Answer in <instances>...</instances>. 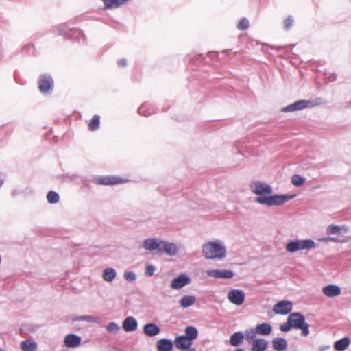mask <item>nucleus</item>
<instances>
[{
	"mask_svg": "<svg viewBox=\"0 0 351 351\" xmlns=\"http://www.w3.org/2000/svg\"><path fill=\"white\" fill-rule=\"evenodd\" d=\"M47 199L49 203L56 204L58 202L60 197L56 192L51 191L47 193Z\"/></svg>",
	"mask_w": 351,
	"mask_h": 351,
	"instance_id": "473e14b6",
	"label": "nucleus"
},
{
	"mask_svg": "<svg viewBox=\"0 0 351 351\" xmlns=\"http://www.w3.org/2000/svg\"><path fill=\"white\" fill-rule=\"evenodd\" d=\"M195 298L194 296L186 295V296H184L180 300V305L183 308H187V307H189L191 305H193L195 303Z\"/></svg>",
	"mask_w": 351,
	"mask_h": 351,
	"instance_id": "cd10ccee",
	"label": "nucleus"
},
{
	"mask_svg": "<svg viewBox=\"0 0 351 351\" xmlns=\"http://www.w3.org/2000/svg\"><path fill=\"white\" fill-rule=\"evenodd\" d=\"M250 343V351H265L268 347L267 341L262 338L254 339Z\"/></svg>",
	"mask_w": 351,
	"mask_h": 351,
	"instance_id": "f8f14e48",
	"label": "nucleus"
},
{
	"mask_svg": "<svg viewBox=\"0 0 351 351\" xmlns=\"http://www.w3.org/2000/svg\"><path fill=\"white\" fill-rule=\"evenodd\" d=\"M292 310V303L289 301L282 300L275 304L273 311L276 314L286 315Z\"/></svg>",
	"mask_w": 351,
	"mask_h": 351,
	"instance_id": "9d476101",
	"label": "nucleus"
},
{
	"mask_svg": "<svg viewBox=\"0 0 351 351\" xmlns=\"http://www.w3.org/2000/svg\"><path fill=\"white\" fill-rule=\"evenodd\" d=\"M82 339L80 336L74 334L67 335L64 338V344L69 348H75L78 346L81 343Z\"/></svg>",
	"mask_w": 351,
	"mask_h": 351,
	"instance_id": "f3484780",
	"label": "nucleus"
},
{
	"mask_svg": "<svg viewBox=\"0 0 351 351\" xmlns=\"http://www.w3.org/2000/svg\"><path fill=\"white\" fill-rule=\"evenodd\" d=\"M244 340V335L241 332L233 333L230 339V343L232 346H238L241 345Z\"/></svg>",
	"mask_w": 351,
	"mask_h": 351,
	"instance_id": "393cba45",
	"label": "nucleus"
},
{
	"mask_svg": "<svg viewBox=\"0 0 351 351\" xmlns=\"http://www.w3.org/2000/svg\"><path fill=\"white\" fill-rule=\"evenodd\" d=\"M208 276L211 277L219 278V270L212 269L206 271Z\"/></svg>",
	"mask_w": 351,
	"mask_h": 351,
	"instance_id": "a19ab883",
	"label": "nucleus"
},
{
	"mask_svg": "<svg viewBox=\"0 0 351 351\" xmlns=\"http://www.w3.org/2000/svg\"><path fill=\"white\" fill-rule=\"evenodd\" d=\"M156 348L158 351H171L173 343L169 339H160L157 341Z\"/></svg>",
	"mask_w": 351,
	"mask_h": 351,
	"instance_id": "6ab92c4d",
	"label": "nucleus"
},
{
	"mask_svg": "<svg viewBox=\"0 0 351 351\" xmlns=\"http://www.w3.org/2000/svg\"><path fill=\"white\" fill-rule=\"evenodd\" d=\"M293 328L292 326L290 324V322H289V319H287V323H283L280 325V330L282 332H288L290 330V329Z\"/></svg>",
	"mask_w": 351,
	"mask_h": 351,
	"instance_id": "4c0bfd02",
	"label": "nucleus"
},
{
	"mask_svg": "<svg viewBox=\"0 0 351 351\" xmlns=\"http://www.w3.org/2000/svg\"><path fill=\"white\" fill-rule=\"evenodd\" d=\"M122 327L125 332H132L137 329L138 323L133 317H128L123 322Z\"/></svg>",
	"mask_w": 351,
	"mask_h": 351,
	"instance_id": "2eb2a0df",
	"label": "nucleus"
},
{
	"mask_svg": "<svg viewBox=\"0 0 351 351\" xmlns=\"http://www.w3.org/2000/svg\"><path fill=\"white\" fill-rule=\"evenodd\" d=\"M350 343V339L349 337L342 338L334 343V348L337 351H345Z\"/></svg>",
	"mask_w": 351,
	"mask_h": 351,
	"instance_id": "4be33fe9",
	"label": "nucleus"
},
{
	"mask_svg": "<svg viewBox=\"0 0 351 351\" xmlns=\"http://www.w3.org/2000/svg\"><path fill=\"white\" fill-rule=\"evenodd\" d=\"M289 322L293 328H298L304 322V317L299 313H293L288 317Z\"/></svg>",
	"mask_w": 351,
	"mask_h": 351,
	"instance_id": "9b49d317",
	"label": "nucleus"
},
{
	"mask_svg": "<svg viewBox=\"0 0 351 351\" xmlns=\"http://www.w3.org/2000/svg\"><path fill=\"white\" fill-rule=\"evenodd\" d=\"M76 320H81V321H88V322H98L99 319L97 317H94L90 315H84L81 316L76 319Z\"/></svg>",
	"mask_w": 351,
	"mask_h": 351,
	"instance_id": "e433bc0d",
	"label": "nucleus"
},
{
	"mask_svg": "<svg viewBox=\"0 0 351 351\" xmlns=\"http://www.w3.org/2000/svg\"><path fill=\"white\" fill-rule=\"evenodd\" d=\"M94 181L99 185L113 186L126 183L129 180L116 176H101L95 178Z\"/></svg>",
	"mask_w": 351,
	"mask_h": 351,
	"instance_id": "39448f33",
	"label": "nucleus"
},
{
	"mask_svg": "<svg viewBox=\"0 0 351 351\" xmlns=\"http://www.w3.org/2000/svg\"><path fill=\"white\" fill-rule=\"evenodd\" d=\"M146 106L145 105H141L138 109V112L141 114H143L144 116H147V114L145 113Z\"/></svg>",
	"mask_w": 351,
	"mask_h": 351,
	"instance_id": "c03bdc74",
	"label": "nucleus"
},
{
	"mask_svg": "<svg viewBox=\"0 0 351 351\" xmlns=\"http://www.w3.org/2000/svg\"><path fill=\"white\" fill-rule=\"evenodd\" d=\"M160 332V328L156 324L148 323L143 327V332L149 337H153L158 335Z\"/></svg>",
	"mask_w": 351,
	"mask_h": 351,
	"instance_id": "a211bd4d",
	"label": "nucleus"
},
{
	"mask_svg": "<svg viewBox=\"0 0 351 351\" xmlns=\"http://www.w3.org/2000/svg\"><path fill=\"white\" fill-rule=\"evenodd\" d=\"M250 191L256 195L255 202L267 207H278L295 198V195H273L271 186L266 182L254 180L250 184Z\"/></svg>",
	"mask_w": 351,
	"mask_h": 351,
	"instance_id": "f257e3e1",
	"label": "nucleus"
},
{
	"mask_svg": "<svg viewBox=\"0 0 351 351\" xmlns=\"http://www.w3.org/2000/svg\"><path fill=\"white\" fill-rule=\"evenodd\" d=\"M161 241L156 239H147L143 242V247L148 250H158L160 252Z\"/></svg>",
	"mask_w": 351,
	"mask_h": 351,
	"instance_id": "aec40b11",
	"label": "nucleus"
},
{
	"mask_svg": "<svg viewBox=\"0 0 351 351\" xmlns=\"http://www.w3.org/2000/svg\"><path fill=\"white\" fill-rule=\"evenodd\" d=\"M256 332L260 335H269L271 333L272 327L268 322H263L256 326Z\"/></svg>",
	"mask_w": 351,
	"mask_h": 351,
	"instance_id": "412c9836",
	"label": "nucleus"
},
{
	"mask_svg": "<svg viewBox=\"0 0 351 351\" xmlns=\"http://www.w3.org/2000/svg\"><path fill=\"white\" fill-rule=\"evenodd\" d=\"M249 27V21L246 18H242L237 25V28L240 30H245Z\"/></svg>",
	"mask_w": 351,
	"mask_h": 351,
	"instance_id": "f704fd0d",
	"label": "nucleus"
},
{
	"mask_svg": "<svg viewBox=\"0 0 351 351\" xmlns=\"http://www.w3.org/2000/svg\"><path fill=\"white\" fill-rule=\"evenodd\" d=\"M119 65L121 66H124L126 65V62L125 60H122L119 62Z\"/></svg>",
	"mask_w": 351,
	"mask_h": 351,
	"instance_id": "de8ad7c7",
	"label": "nucleus"
},
{
	"mask_svg": "<svg viewBox=\"0 0 351 351\" xmlns=\"http://www.w3.org/2000/svg\"><path fill=\"white\" fill-rule=\"evenodd\" d=\"M100 123V117L99 115H94L88 123V128L90 131H95L99 128Z\"/></svg>",
	"mask_w": 351,
	"mask_h": 351,
	"instance_id": "c756f323",
	"label": "nucleus"
},
{
	"mask_svg": "<svg viewBox=\"0 0 351 351\" xmlns=\"http://www.w3.org/2000/svg\"><path fill=\"white\" fill-rule=\"evenodd\" d=\"M226 256V248L221 245V258Z\"/></svg>",
	"mask_w": 351,
	"mask_h": 351,
	"instance_id": "49530a36",
	"label": "nucleus"
},
{
	"mask_svg": "<svg viewBox=\"0 0 351 351\" xmlns=\"http://www.w3.org/2000/svg\"><path fill=\"white\" fill-rule=\"evenodd\" d=\"M234 276V273L232 270L223 269L221 270V278L230 279Z\"/></svg>",
	"mask_w": 351,
	"mask_h": 351,
	"instance_id": "c9c22d12",
	"label": "nucleus"
},
{
	"mask_svg": "<svg viewBox=\"0 0 351 351\" xmlns=\"http://www.w3.org/2000/svg\"><path fill=\"white\" fill-rule=\"evenodd\" d=\"M228 301L236 306H241L245 299V293L241 289H232L228 293Z\"/></svg>",
	"mask_w": 351,
	"mask_h": 351,
	"instance_id": "423d86ee",
	"label": "nucleus"
},
{
	"mask_svg": "<svg viewBox=\"0 0 351 351\" xmlns=\"http://www.w3.org/2000/svg\"><path fill=\"white\" fill-rule=\"evenodd\" d=\"M164 251L169 256H174L178 252L177 246L171 243L161 241L160 252Z\"/></svg>",
	"mask_w": 351,
	"mask_h": 351,
	"instance_id": "dca6fc26",
	"label": "nucleus"
},
{
	"mask_svg": "<svg viewBox=\"0 0 351 351\" xmlns=\"http://www.w3.org/2000/svg\"><path fill=\"white\" fill-rule=\"evenodd\" d=\"M189 282L190 280L186 275L181 274L172 280L171 287L172 289H178L189 284Z\"/></svg>",
	"mask_w": 351,
	"mask_h": 351,
	"instance_id": "ddd939ff",
	"label": "nucleus"
},
{
	"mask_svg": "<svg viewBox=\"0 0 351 351\" xmlns=\"http://www.w3.org/2000/svg\"><path fill=\"white\" fill-rule=\"evenodd\" d=\"M186 351H196L195 348H188Z\"/></svg>",
	"mask_w": 351,
	"mask_h": 351,
	"instance_id": "8fccbe9b",
	"label": "nucleus"
},
{
	"mask_svg": "<svg viewBox=\"0 0 351 351\" xmlns=\"http://www.w3.org/2000/svg\"><path fill=\"white\" fill-rule=\"evenodd\" d=\"M330 349V346L329 345L322 346L319 348V351H328Z\"/></svg>",
	"mask_w": 351,
	"mask_h": 351,
	"instance_id": "a18cd8bd",
	"label": "nucleus"
},
{
	"mask_svg": "<svg viewBox=\"0 0 351 351\" xmlns=\"http://www.w3.org/2000/svg\"><path fill=\"white\" fill-rule=\"evenodd\" d=\"M129 0H102L105 8L112 9L125 4Z\"/></svg>",
	"mask_w": 351,
	"mask_h": 351,
	"instance_id": "b1692460",
	"label": "nucleus"
},
{
	"mask_svg": "<svg viewBox=\"0 0 351 351\" xmlns=\"http://www.w3.org/2000/svg\"><path fill=\"white\" fill-rule=\"evenodd\" d=\"M186 337L189 338L191 341H193V339H196L197 337V330L193 326H188L185 330Z\"/></svg>",
	"mask_w": 351,
	"mask_h": 351,
	"instance_id": "7c9ffc66",
	"label": "nucleus"
},
{
	"mask_svg": "<svg viewBox=\"0 0 351 351\" xmlns=\"http://www.w3.org/2000/svg\"><path fill=\"white\" fill-rule=\"evenodd\" d=\"M124 277L127 280L131 281L135 280L136 276L133 272H125L124 274Z\"/></svg>",
	"mask_w": 351,
	"mask_h": 351,
	"instance_id": "79ce46f5",
	"label": "nucleus"
},
{
	"mask_svg": "<svg viewBox=\"0 0 351 351\" xmlns=\"http://www.w3.org/2000/svg\"><path fill=\"white\" fill-rule=\"evenodd\" d=\"M321 104V99H317L315 100H299L293 104H289V106L285 107L282 109L283 112H294L302 110L305 108H313L315 106L319 105Z\"/></svg>",
	"mask_w": 351,
	"mask_h": 351,
	"instance_id": "20e7f679",
	"label": "nucleus"
},
{
	"mask_svg": "<svg viewBox=\"0 0 351 351\" xmlns=\"http://www.w3.org/2000/svg\"><path fill=\"white\" fill-rule=\"evenodd\" d=\"M350 231V227L346 224H335L331 223L326 226V233L330 237H321L318 240L320 242H334V243H343L346 240H341L339 239V237L348 233Z\"/></svg>",
	"mask_w": 351,
	"mask_h": 351,
	"instance_id": "f03ea898",
	"label": "nucleus"
},
{
	"mask_svg": "<svg viewBox=\"0 0 351 351\" xmlns=\"http://www.w3.org/2000/svg\"><path fill=\"white\" fill-rule=\"evenodd\" d=\"M309 325L307 323H304L298 329H300L302 331V335L304 336H307L309 334Z\"/></svg>",
	"mask_w": 351,
	"mask_h": 351,
	"instance_id": "58836bf2",
	"label": "nucleus"
},
{
	"mask_svg": "<svg viewBox=\"0 0 351 351\" xmlns=\"http://www.w3.org/2000/svg\"><path fill=\"white\" fill-rule=\"evenodd\" d=\"M291 184L297 187L302 186L306 182V178L298 174H295L291 177Z\"/></svg>",
	"mask_w": 351,
	"mask_h": 351,
	"instance_id": "bb28decb",
	"label": "nucleus"
},
{
	"mask_svg": "<svg viewBox=\"0 0 351 351\" xmlns=\"http://www.w3.org/2000/svg\"><path fill=\"white\" fill-rule=\"evenodd\" d=\"M192 341L189 339V338H186V336H179L176 337L175 340V344L178 349L180 350H186V349L189 348L190 346L192 345Z\"/></svg>",
	"mask_w": 351,
	"mask_h": 351,
	"instance_id": "4468645a",
	"label": "nucleus"
},
{
	"mask_svg": "<svg viewBox=\"0 0 351 351\" xmlns=\"http://www.w3.org/2000/svg\"><path fill=\"white\" fill-rule=\"evenodd\" d=\"M244 338L249 342L252 341L254 339H257L256 337V335H258L256 332V328L254 329L250 328L247 329L244 332Z\"/></svg>",
	"mask_w": 351,
	"mask_h": 351,
	"instance_id": "2f4dec72",
	"label": "nucleus"
},
{
	"mask_svg": "<svg viewBox=\"0 0 351 351\" xmlns=\"http://www.w3.org/2000/svg\"><path fill=\"white\" fill-rule=\"evenodd\" d=\"M21 348L23 351H36L37 343L29 339L25 340L21 343Z\"/></svg>",
	"mask_w": 351,
	"mask_h": 351,
	"instance_id": "a878e982",
	"label": "nucleus"
},
{
	"mask_svg": "<svg viewBox=\"0 0 351 351\" xmlns=\"http://www.w3.org/2000/svg\"><path fill=\"white\" fill-rule=\"evenodd\" d=\"M349 351H351V350H350Z\"/></svg>",
	"mask_w": 351,
	"mask_h": 351,
	"instance_id": "603ef678",
	"label": "nucleus"
},
{
	"mask_svg": "<svg viewBox=\"0 0 351 351\" xmlns=\"http://www.w3.org/2000/svg\"><path fill=\"white\" fill-rule=\"evenodd\" d=\"M155 270V267L153 265H147L145 269V275L147 276H151L153 275L154 271Z\"/></svg>",
	"mask_w": 351,
	"mask_h": 351,
	"instance_id": "ea45409f",
	"label": "nucleus"
},
{
	"mask_svg": "<svg viewBox=\"0 0 351 351\" xmlns=\"http://www.w3.org/2000/svg\"><path fill=\"white\" fill-rule=\"evenodd\" d=\"M235 351H243V349H241V348H239V349H237V350H235Z\"/></svg>",
	"mask_w": 351,
	"mask_h": 351,
	"instance_id": "3c124183",
	"label": "nucleus"
},
{
	"mask_svg": "<svg viewBox=\"0 0 351 351\" xmlns=\"http://www.w3.org/2000/svg\"><path fill=\"white\" fill-rule=\"evenodd\" d=\"M335 80H336L335 75H332V76L329 77V80L331 82L335 81Z\"/></svg>",
	"mask_w": 351,
	"mask_h": 351,
	"instance_id": "09e8293b",
	"label": "nucleus"
},
{
	"mask_svg": "<svg viewBox=\"0 0 351 351\" xmlns=\"http://www.w3.org/2000/svg\"><path fill=\"white\" fill-rule=\"evenodd\" d=\"M292 23H293V19L291 17H288L284 21V24H285L286 29H289L292 25Z\"/></svg>",
	"mask_w": 351,
	"mask_h": 351,
	"instance_id": "37998d69",
	"label": "nucleus"
},
{
	"mask_svg": "<svg viewBox=\"0 0 351 351\" xmlns=\"http://www.w3.org/2000/svg\"><path fill=\"white\" fill-rule=\"evenodd\" d=\"M102 276L106 281L111 282L116 276L115 270L112 268H107L104 271Z\"/></svg>",
	"mask_w": 351,
	"mask_h": 351,
	"instance_id": "c85d7f7f",
	"label": "nucleus"
},
{
	"mask_svg": "<svg viewBox=\"0 0 351 351\" xmlns=\"http://www.w3.org/2000/svg\"><path fill=\"white\" fill-rule=\"evenodd\" d=\"M323 294L330 298L339 297L341 293V288L335 284H329L324 286L322 289Z\"/></svg>",
	"mask_w": 351,
	"mask_h": 351,
	"instance_id": "6e6552de",
	"label": "nucleus"
},
{
	"mask_svg": "<svg viewBox=\"0 0 351 351\" xmlns=\"http://www.w3.org/2000/svg\"><path fill=\"white\" fill-rule=\"evenodd\" d=\"M272 346L276 351H284L287 348V343L283 338H274L272 341Z\"/></svg>",
	"mask_w": 351,
	"mask_h": 351,
	"instance_id": "5701e85b",
	"label": "nucleus"
},
{
	"mask_svg": "<svg viewBox=\"0 0 351 351\" xmlns=\"http://www.w3.org/2000/svg\"><path fill=\"white\" fill-rule=\"evenodd\" d=\"M119 330V325L115 322H110L106 326L108 332L117 333Z\"/></svg>",
	"mask_w": 351,
	"mask_h": 351,
	"instance_id": "72a5a7b5",
	"label": "nucleus"
},
{
	"mask_svg": "<svg viewBox=\"0 0 351 351\" xmlns=\"http://www.w3.org/2000/svg\"><path fill=\"white\" fill-rule=\"evenodd\" d=\"M317 246V243L310 239H293L286 243L285 250L287 252L293 254L298 251L314 250Z\"/></svg>",
	"mask_w": 351,
	"mask_h": 351,
	"instance_id": "7ed1b4c3",
	"label": "nucleus"
},
{
	"mask_svg": "<svg viewBox=\"0 0 351 351\" xmlns=\"http://www.w3.org/2000/svg\"><path fill=\"white\" fill-rule=\"evenodd\" d=\"M53 87V82L51 76L40 75L38 80V88L43 93H47Z\"/></svg>",
	"mask_w": 351,
	"mask_h": 351,
	"instance_id": "1a4fd4ad",
	"label": "nucleus"
},
{
	"mask_svg": "<svg viewBox=\"0 0 351 351\" xmlns=\"http://www.w3.org/2000/svg\"><path fill=\"white\" fill-rule=\"evenodd\" d=\"M203 253L206 258H215L219 256V245L215 242H210L203 247Z\"/></svg>",
	"mask_w": 351,
	"mask_h": 351,
	"instance_id": "0eeeda50",
	"label": "nucleus"
}]
</instances>
